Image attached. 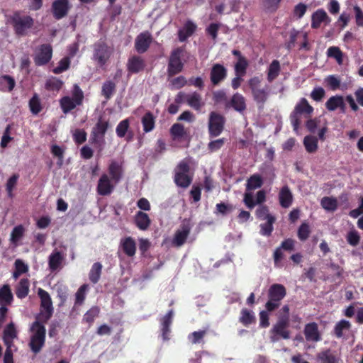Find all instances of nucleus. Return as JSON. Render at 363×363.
<instances>
[{
    "label": "nucleus",
    "instance_id": "18",
    "mask_svg": "<svg viewBox=\"0 0 363 363\" xmlns=\"http://www.w3.org/2000/svg\"><path fill=\"white\" fill-rule=\"evenodd\" d=\"M174 311L171 309L160 319L161 337L164 341H168L170 339V326L172 323Z\"/></svg>",
    "mask_w": 363,
    "mask_h": 363
},
{
    "label": "nucleus",
    "instance_id": "50",
    "mask_svg": "<svg viewBox=\"0 0 363 363\" xmlns=\"http://www.w3.org/2000/svg\"><path fill=\"white\" fill-rule=\"evenodd\" d=\"M311 232V231L309 224L306 222H303L298 228V238L299 239V240L304 242L309 238Z\"/></svg>",
    "mask_w": 363,
    "mask_h": 363
},
{
    "label": "nucleus",
    "instance_id": "43",
    "mask_svg": "<svg viewBox=\"0 0 363 363\" xmlns=\"http://www.w3.org/2000/svg\"><path fill=\"white\" fill-rule=\"evenodd\" d=\"M303 145L306 150L309 153H313L318 150V139L315 136L307 135L303 139Z\"/></svg>",
    "mask_w": 363,
    "mask_h": 363
},
{
    "label": "nucleus",
    "instance_id": "57",
    "mask_svg": "<svg viewBox=\"0 0 363 363\" xmlns=\"http://www.w3.org/2000/svg\"><path fill=\"white\" fill-rule=\"evenodd\" d=\"M240 321L245 325L247 326L255 321V318L253 313L249 310L244 308L241 311V316Z\"/></svg>",
    "mask_w": 363,
    "mask_h": 363
},
{
    "label": "nucleus",
    "instance_id": "61",
    "mask_svg": "<svg viewBox=\"0 0 363 363\" xmlns=\"http://www.w3.org/2000/svg\"><path fill=\"white\" fill-rule=\"evenodd\" d=\"M72 99L75 101V104L78 105H82L84 100V93L79 86L75 84L73 86V89L72 91Z\"/></svg>",
    "mask_w": 363,
    "mask_h": 363
},
{
    "label": "nucleus",
    "instance_id": "17",
    "mask_svg": "<svg viewBox=\"0 0 363 363\" xmlns=\"http://www.w3.org/2000/svg\"><path fill=\"white\" fill-rule=\"evenodd\" d=\"M266 200V192L264 190H259L256 194V199H254L252 192H245L243 203L249 209H252L257 204H262Z\"/></svg>",
    "mask_w": 363,
    "mask_h": 363
},
{
    "label": "nucleus",
    "instance_id": "9",
    "mask_svg": "<svg viewBox=\"0 0 363 363\" xmlns=\"http://www.w3.org/2000/svg\"><path fill=\"white\" fill-rule=\"evenodd\" d=\"M289 321L287 318L279 317L277 323L270 330V340L272 342L279 341L280 339L287 340L290 338V331L288 329Z\"/></svg>",
    "mask_w": 363,
    "mask_h": 363
},
{
    "label": "nucleus",
    "instance_id": "49",
    "mask_svg": "<svg viewBox=\"0 0 363 363\" xmlns=\"http://www.w3.org/2000/svg\"><path fill=\"white\" fill-rule=\"evenodd\" d=\"M109 127V123L107 121L99 119L95 126L93 128L91 133L104 138V135Z\"/></svg>",
    "mask_w": 363,
    "mask_h": 363
},
{
    "label": "nucleus",
    "instance_id": "46",
    "mask_svg": "<svg viewBox=\"0 0 363 363\" xmlns=\"http://www.w3.org/2000/svg\"><path fill=\"white\" fill-rule=\"evenodd\" d=\"M29 108L33 115L38 114L43 109L40 99L37 94H34L29 100Z\"/></svg>",
    "mask_w": 363,
    "mask_h": 363
},
{
    "label": "nucleus",
    "instance_id": "42",
    "mask_svg": "<svg viewBox=\"0 0 363 363\" xmlns=\"http://www.w3.org/2000/svg\"><path fill=\"white\" fill-rule=\"evenodd\" d=\"M60 107L64 113H67L72 110L76 108L78 104H75V101L69 96H63L60 100Z\"/></svg>",
    "mask_w": 363,
    "mask_h": 363
},
{
    "label": "nucleus",
    "instance_id": "34",
    "mask_svg": "<svg viewBox=\"0 0 363 363\" xmlns=\"http://www.w3.org/2000/svg\"><path fill=\"white\" fill-rule=\"evenodd\" d=\"M116 89V84L114 82L106 80L102 84L101 94L106 101H108L115 94Z\"/></svg>",
    "mask_w": 363,
    "mask_h": 363
},
{
    "label": "nucleus",
    "instance_id": "52",
    "mask_svg": "<svg viewBox=\"0 0 363 363\" xmlns=\"http://www.w3.org/2000/svg\"><path fill=\"white\" fill-rule=\"evenodd\" d=\"M15 270L13 273L14 279H18L21 274L28 271V267L22 259H17L14 263Z\"/></svg>",
    "mask_w": 363,
    "mask_h": 363
},
{
    "label": "nucleus",
    "instance_id": "36",
    "mask_svg": "<svg viewBox=\"0 0 363 363\" xmlns=\"http://www.w3.org/2000/svg\"><path fill=\"white\" fill-rule=\"evenodd\" d=\"M13 296L9 285H4L0 288V304L11 305Z\"/></svg>",
    "mask_w": 363,
    "mask_h": 363
},
{
    "label": "nucleus",
    "instance_id": "30",
    "mask_svg": "<svg viewBox=\"0 0 363 363\" xmlns=\"http://www.w3.org/2000/svg\"><path fill=\"white\" fill-rule=\"evenodd\" d=\"M196 25L191 21H187L183 28L178 31V38L180 42L185 41L188 38L191 36L196 31Z\"/></svg>",
    "mask_w": 363,
    "mask_h": 363
},
{
    "label": "nucleus",
    "instance_id": "29",
    "mask_svg": "<svg viewBox=\"0 0 363 363\" xmlns=\"http://www.w3.org/2000/svg\"><path fill=\"white\" fill-rule=\"evenodd\" d=\"M279 201L280 206L284 208H289L292 204L293 194L287 185L280 189Z\"/></svg>",
    "mask_w": 363,
    "mask_h": 363
},
{
    "label": "nucleus",
    "instance_id": "33",
    "mask_svg": "<svg viewBox=\"0 0 363 363\" xmlns=\"http://www.w3.org/2000/svg\"><path fill=\"white\" fill-rule=\"evenodd\" d=\"M30 282L26 278L21 279L16 286L15 293L16 296L23 299L26 298L29 293Z\"/></svg>",
    "mask_w": 363,
    "mask_h": 363
},
{
    "label": "nucleus",
    "instance_id": "13",
    "mask_svg": "<svg viewBox=\"0 0 363 363\" xmlns=\"http://www.w3.org/2000/svg\"><path fill=\"white\" fill-rule=\"evenodd\" d=\"M116 184L110 179L107 174L104 173L98 181L96 186L97 194L103 196H108L112 194Z\"/></svg>",
    "mask_w": 363,
    "mask_h": 363
},
{
    "label": "nucleus",
    "instance_id": "6",
    "mask_svg": "<svg viewBox=\"0 0 363 363\" xmlns=\"http://www.w3.org/2000/svg\"><path fill=\"white\" fill-rule=\"evenodd\" d=\"M38 295L40 299V313L36 315L43 322H48L53 313V306L51 297L48 291L39 288Z\"/></svg>",
    "mask_w": 363,
    "mask_h": 363
},
{
    "label": "nucleus",
    "instance_id": "28",
    "mask_svg": "<svg viewBox=\"0 0 363 363\" xmlns=\"http://www.w3.org/2000/svg\"><path fill=\"white\" fill-rule=\"evenodd\" d=\"M330 19L327 13L323 9L315 11L311 16V28L317 29L320 27L323 22H330Z\"/></svg>",
    "mask_w": 363,
    "mask_h": 363
},
{
    "label": "nucleus",
    "instance_id": "19",
    "mask_svg": "<svg viewBox=\"0 0 363 363\" xmlns=\"http://www.w3.org/2000/svg\"><path fill=\"white\" fill-rule=\"evenodd\" d=\"M145 67V61L140 55H133L130 57L126 64L127 70L130 74H138L143 72Z\"/></svg>",
    "mask_w": 363,
    "mask_h": 363
},
{
    "label": "nucleus",
    "instance_id": "47",
    "mask_svg": "<svg viewBox=\"0 0 363 363\" xmlns=\"http://www.w3.org/2000/svg\"><path fill=\"white\" fill-rule=\"evenodd\" d=\"M351 328V323L350 321L346 320H341L336 323L334 328V334L337 338H340L343 336V332L345 330H349Z\"/></svg>",
    "mask_w": 363,
    "mask_h": 363
},
{
    "label": "nucleus",
    "instance_id": "55",
    "mask_svg": "<svg viewBox=\"0 0 363 363\" xmlns=\"http://www.w3.org/2000/svg\"><path fill=\"white\" fill-rule=\"evenodd\" d=\"M63 84L61 79L57 77H52L46 82L45 88L49 91H58L62 89Z\"/></svg>",
    "mask_w": 363,
    "mask_h": 363
},
{
    "label": "nucleus",
    "instance_id": "31",
    "mask_svg": "<svg viewBox=\"0 0 363 363\" xmlns=\"http://www.w3.org/2000/svg\"><path fill=\"white\" fill-rule=\"evenodd\" d=\"M135 225L141 230H146L151 224L149 216L141 211L136 213L134 217Z\"/></svg>",
    "mask_w": 363,
    "mask_h": 363
},
{
    "label": "nucleus",
    "instance_id": "26",
    "mask_svg": "<svg viewBox=\"0 0 363 363\" xmlns=\"http://www.w3.org/2000/svg\"><path fill=\"white\" fill-rule=\"evenodd\" d=\"M226 106H230L235 111L242 113L246 109L245 99L242 94L235 93L231 97L230 101L226 104Z\"/></svg>",
    "mask_w": 363,
    "mask_h": 363
},
{
    "label": "nucleus",
    "instance_id": "59",
    "mask_svg": "<svg viewBox=\"0 0 363 363\" xmlns=\"http://www.w3.org/2000/svg\"><path fill=\"white\" fill-rule=\"evenodd\" d=\"M70 66V59L69 57H65L61 59L58 65L52 69L53 73L59 74L67 70Z\"/></svg>",
    "mask_w": 363,
    "mask_h": 363
},
{
    "label": "nucleus",
    "instance_id": "7",
    "mask_svg": "<svg viewBox=\"0 0 363 363\" xmlns=\"http://www.w3.org/2000/svg\"><path fill=\"white\" fill-rule=\"evenodd\" d=\"M190 166L187 161L182 160L175 169L174 182L175 184L184 189L190 186L192 182L193 177L189 174Z\"/></svg>",
    "mask_w": 363,
    "mask_h": 363
},
{
    "label": "nucleus",
    "instance_id": "56",
    "mask_svg": "<svg viewBox=\"0 0 363 363\" xmlns=\"http://www.w3.org/2000/svg\"><path fill=\"white\" fill-rule=\"evenodd\" d=\"M45 342V340L44 339L30 337L29 347L33 353L38 354L40 352L43 347L44 346Z\"/></svg>",
    "mask_w": 363,
    "mask_h": 363
},
{
    "label": "nucleus",
    "instance_id": "35",
    "mask_svg": "<svg viewBox=\"0 0 363 363\" xmlns=\"http://www.w3.org/2000/svg\"><path fill=\"white\" fill-rule=\"evenodd\" d=\"M123 252L128 257H133L135 254L136 244L131 237H128L121 241Z\"/></svg>",
    "mask_w": 363,
    "mask_h": 363
},
{
    "label": "nucleus",
    "instance_id": "12",
    "mask_svg": "<svg viewBox=\"0 0 363 363\" xmlns=\"http://www.w3.org/2000/svg\"><path fill=\"white\" fill-rule=\"evenodd\" d=\"M191 230L189 220H184L179 228L175 231L172 243L174 246L181 247L186 241Z\"/></svg>",
    "mask_w": 363,
    "mask_h": 363
},
{
    "label": "nucleus",
    "instance_id": "37",
    "mask_svg": "<svg viewBox=\"0 0 363 363\" xmlns=\"http://www.w3.org/2000/svg\"><path fill=\"white\" fill-rule=\"evenodd\" d=\"M63 261V256L59 251L53 252L49 256L48 265L52 272L57 270Z\"/></svg>",
    "mask_w": 363,
    "mask_h": 363
},
{
    "label": "nucleus",
    "instance_id": "62",
    "mask_svg": "<svg viewBox=\"0 0 363 363\" xmlns=\"http://www.w3.org/2000/svg\"><path fill=\"white\" fill-rule=\"evenodd\" d=\"M89 289V285L86 284H82L75 294V304L81 305L86 298V293Z\"/></svg>",
    "mask_w": 363,
    "mask_h": 363
},
{
    "label": "nucleus",
    "instance_id": "54",
    "mask_svg": "<svg viewBox=\"0 0 363 363\" xmlns=\"http://www.w3.org/2000/svg\"><path fill=\"white\" fill-rule=\"evenodd\" d=\"M130 128V119L125 118L121 121L116 128V133L118 138H124Z\"/></svg>",
    "mask_w": 363,
    "mask_h": 363
},
{
    "label": "nucleus",
    "instance_id": "63",
    "mask_svg": "<svg viewBox=\"0 0 363 363\" xmlns=\"http://www.w3.org/2000/svg\"><path fill=\"white\" fill-rule=\"evenodd\" d=\"M170 133L174 138H181L186 133L184 126L179 123H174L170 128Z\"/></svg>",
    "mask_w": 363,
    "mask_h": 363
},
{
    "label": "nucleus",
    "instance_id": "3",
    "mask_svg": "<svg viewBox=\"0 0 363 363\" xmlns=\"http://www.w3.org/2000/svg\"><path fill=\"white\" fill-rule=\"evenodd\" d=\"M286 295V287L281 284H272L267 292L268 300L265 308L269 312H273L279 308L281 301Z\"/></svg>",
    "mask_w": 363,
    "mask_h": 363
},
{
    "label": "nucleus",
    "instance_id": "64",
    "mask_svg": "<svg viewBox=\"0 0 363 363\" xmlns=\"http://www.w3.org/2000/svg\"><path fill=\"white\" fill-rule=\"evenodd\" d=\"M25 228L22 225L14 227L11 234V241L16 243L23 236Z\"/></svg>",
    "mask_w": 363,
    "mask_h": 363
},
{
    "label": "nucleus",
    "instance_id": "45",
    "mask_svg": "<svg viewBox=\"0 0 363 363\" xmlns=\"http://www.w3.org/2000/svg\"><path fill=\"white\" fill-rule=\"evenodd\" d=\"M18 178L19 175L18 174H13L6 182V191L7 192L8 197L10 199H13L14 197L13 190L17 184Z\"/></svg>",
    "mask_w": 363,
    "mask_h": 363
},
{
    "label": "nucleus",
    "instance_id": "53",
    "mask_svg": "<svg viewBox=\"0 0 363 363\" xmlns=\"http://www.w3.org/2000/svg\"><path fill=\"white\" fill-rule=\"evenodd\" d=\"M206 333V330L194 331L188 335V340L193 345L203 343V338Z\"/></svg>",
    "mask_w": 363,
    "mask_h": 363
},
{
    "label": "nucleus",
    "instance_id": "21",
    "mask_svg": "<svg viewBox=\"0 0 363 363\" xmlns=\"http://www.w3.org/2000/svg\"><path fill=\"white\" fill-rule=\"evenodd\" d=\"M303 333L307 341L318 342L321 340V335L318 330V325L315 322L306 324Z\"/></svg>",
    "mask_w": 363,
    "mask_h": 363
},
{
    "label": "nucleus",
    "instance_id": "20",
    "mask_svg": "<svg viewBox=\"0 0 363 363\" xmlns=\"http://www.w3.org/2000/svg\"><path fill=\"white\" fill-rule=\"evenodd\" d=\"M316 360L317 363H340V357L336 351L326 349L317 354Z\"/></svg>",
    "mask_w": 363,
    "mask_h": 363
},
{
    "label": "nucleus",
    "instance_id": "8",
    "mask_svg": "<svg viewBox=\"0 0 363 363\" xmlns=\"http://www.w3.org/2000/svg\"><path fill=\"white\" fill-rule=\"evenodd\" d=\"M113 50L105 40L100 39L93 45V60L103 67L108 61Z\"/></svg>",
    "mask_w": 363,
    "mask_h": 363
},
{
    "label": "nucleus",
    "instance_id": "11",
    "mask_svg": "<svg viewBox=\"0 0 363 363\" xmlns=\"http://www.w3.org/2000/svg\"><path fill=\"white\" fill-rule=\"evenodd\" d=\"M52 47L50 44L45 43L38 46L35 50L33 57L36 66H44L50 62L52 57Z\"/></svg>",
    "mask_w": 363,
    "mask_h": 363
},
{
    "label": "nucleus",
    "instance_id": "14",
    "mask_svg": "<svg viewBox=\"0 0 363 363\" xmlns=\"http://www.w3.org/2000/svg\"><path fill=\"white\" fill-rule=\"evenodd\" d=\"M152 42V37L149 31H144L137 35L135 40V49L139 54L145 53Z\"/></svg>",
    "mask_w": 363,
    "mask_h": 363
},
{
    "label": "nucleus",
    "instance_id": "23",
    "mask_svg": "<svg viewBox=\"0 0 363 363\" xmlns=\"http://www.w3.org/2000/svg\"><path fill=\"white\" fill-rule=\"evenodd\" d=\"M18 332L13 322L9 323L3 331V341L6 347H11L13 340L17 337Z\"/></svg>",
    "mask_w": 363,
    "mask_h": 363
},
{
    "label": "nucleus",
    "instance_id": "38",
    "mask_svg": "<svg viewBox=\"0 0 363 363\" xmlns=\"http://www.w3.org/2000/svg\"><path fill=\"white\" fill-rule=\"evenodd\" d=\"M281 71L280 63L277 60H274L267 69V81L272 82L279 75Z\"/></svg>",
    "mask_w": 363,
    "mask_h": 363
},
{
    "label": "nucleus",
    "instance_id": "25",
    "mask_svg": "<svg viewBox=\"0 0 363 363\" xmlns=\"http://www.w3.org/2000/svg\"><path fill=\"white\" fill-rule=\"evenodd\" d=\"M186 97V104L196 111H200L205 105L202 96L197 91L188 94Z\"/></svg>",
    "mask_w": 363,
    "mask_h": 363
},
{
    "label": "nucleus",
    "instance_id": "24",
    "mask_svg": "<svg viewBox=\"0 0 363 363\" xmlns=\"http://www.w3.org/2000/svg\"><path fill=\"white\" fill-rule=\"evenodd\" d=\"M325 108L329 111H334L337 108H340L342 112L345 111V103L344 98L340 95H335L330 97L325 102Z\"/></svg>",
    "mask_w": 363,
    "mask_h": 363
},
{
    "label": "nucleus",
    "instance_id": "22",
    "mask_svg": "<svg viewBox=\"0 0 363 363\" xmlns=\"http://www.w3.org/2000/svg\"><path fill=\"white\" fill-rule=\"evenodd\" d=\"M108 172L110 179L115 183L118 184L123 178V169L121 163L116 160H112L108 167Z\"/></svg>",
    "mask_w": 363,
    "mask_h": 363
},
{
    "label": "nucleus",
    "instance_id": "27",
    "mask_svg": "<svg viewBox=\"0 0 363 363\" xmlns=\"http://www.w3.org/2000/svg\"><path fill=\"white\" fill-rule=\"evenodd\" d=\"M48 322H43L42 320L35 317V320L32 323L30 330L33 333L31 337L45 340L46 329L44 324Z\"/></svg>",
    "mask_w": 363,
    "mask_h": 363
},
{
    "label": "nucleus",
    "instance_id": "15",
    "mask_svg": "<svg viewBox=\"0 0 363 363\" xmlns=\"http://www.w3.org/2000/svg\"><path fill=\"white\" fill-rule=\"evenodd\" d=\"M71 8L69 0H55L52 4V13L56 20L65 17Z\"/></svg>",
    "mask_w": 363,
    "mask_h": 363
},
{
    "label": "nucleus",
    "instance_id": "32",
    "mask_svg": "<svg viewBox=\"0 0 363 363\" xmlns=\"http://www.w3.org/2000/svg\"><path fill=\"white\" fill-rule=\"evenodd\" d=\"M263 185V179L259 174L251 175L247 180L245 192H252V191L260 188Z\"/></svg>",
    "mask_w": 363,
    "mask_h": 363
},
{
    "label": "nucleus",
    "instance_id": "60",
    "mask_svg": "<svg viewBox=\"0 0 363 363\" xmlns=\"http://www.w3.org/2000/svg\"><path fill=\"white\" fill-rule=\"evenodd\" d=\"M0 84L4 86L8 91H11L16 86V81L13 77L8 74L2 75L0 77Z\"/></svg>",
    "mask_w": 363,
    "mask_h": 363
},
{
    "label": "nucleus",
    "instance_id": "5",
    "mask_svg": "<svg viewBox=\"0 0 363 363\" xmlns=\"http://www.w3.org/2000/svg\"><path fill=\"white\" fill-rule=\"evenodd\" d=\"M261 79L259 77H253L248 80V86L252 91L253 100L262 106L267 102L269 94L268 86L265 88H259Z\"/></svg>",
    "mask_w": 363,
    "mask_h": 363
},
{
    "label": "nucleus",
    "instance_id": "58",
    "mask_svg": "<svg viewBox=\"0 0 363 363\" xmlns=\"http://www.w3.org/2000/svg\"><path fill=\"white\" fill-rule=\"evenodd\" d=\"M255 215L257 218L261 220H265L270 217H275L269 213V208L266 205L259 206L255 211Z\"/></svg>",
    "mask_w": 363,
    "mask_h": 363
},
{
    "label": "nucleus",
    "instance_id": "44",
    "mask_svg": "<svg viewBox=\"0 0 363 363\" xmlns=\"http://www.w3.org/2000/svg\"><path fill=\"white\" fill-rule=\"evenodd\" d=\"M320 205L325 210L333 212L337 208V201L336 198L325 196L321 199Z\"/></svg>",
    "mask_w": 363,
    "mask_h": 363
},
{
    "label": "nucleus",
    "instance_id": "39",
    "mask_svg": "<svg viewBox=\"0 0 363 363\" xmlns=\"http://www.w3.org/2000/svg\"><path fill=\"white\" fill-rule=\"evenodd\" d=\"M141 122L145 133H149L152 131L155 128V118L153 114L150 111L145 113L142 118Z\"/></svg>",
    "mask_w": 363,
    "mask_h": 363
},
{
    "label": "nucleus",
    "instance_id": "4",
    "mask_svg": "<svg viewBox=\"0 0 363 363\" xmlns=\"http://www.w3.org/2000/svg\"><path fill=\"white\" fill-rule=\"evenodd\" d=\"M313 111V107L309 104L306 98L300 99L289 116L294 131H297L300 127L301 123L300 116L303 115L306 118L310 117Z\"/></svg>",
    "mask_w": 363,
    "mask_h": 363
},
{
    "label": "nucleus",
    "instance_id": "41",
    "mask_svg": "<svg viewBox=\"0 0 363 363\" xmlns=\"http://www.w3.org/2000/svg\"><path fill=\"white\" fill-rule=\"evenodd\" d=\"M266 222L259 225L260 235L266 237H269L274 230L273 225L276 221V217H270L269 219L265 220Z\"/></svg>",
    "mask_w": 363,
    "mask_h": 363
},
{
    "label": "nucleus",
    "instance_id": "51",
    "mask_svg": "<svg viewBox=\"0 0 363 363\" xmlns=\"http://www.w3.org/2000/svg\"><path fill=\"white\" fill-rule=\"evenodd\" d=\"M249 65L248 61L245 57L238 59L235 65V75L245 76Z\"/></svg>",
    "mask_w": 363,
    "mask_h": 363
},
{
    "label": "nucleus",
    "instance_id": "10",
    "mask_svg": "<svg viewBox=\"0 0 363 363\" xmlns=\"http://www.w3.org/2000/svg\"><path fill=\"white\" fill-rule=\"evenodd\" d=\"M225 118L223 116L212 111L209 116L208 133L211 137L220 135L224 129Z\"/></svg>",
    "mask_w": 363,
    "mask_h": 363
},
{
    "label": "nucleus",
    "instance_id": "40",
    "mask_svg": "<svg viewBox=\"0 0 363 363\" xmlns=\"http://www.w3.org/2000/svg\"><path fill=\"white\" fill-rule=\"evenodd\" d=\"M102 267L103 266L100 262L93 264L89 273V279L91 283H98L101 275Z\"/></svg>",
    "mask_w": 363,
    "mask_h": 363
},
{
    "label": "nucleus",
    "instance_id": "2",
    "mask_svg": "<svg viewBox=\"0 0 363 363\" xmlns=\"http://www.w3.org/2000/svg\"><path fill=\"white\" fill-rule=\"evenodd\" d=\"M8 21L13 26V30L18 36L26 35L27 31L30 29L34 24V20L31 16L24 15L19 11L13 12V14L9 16Z\"/></svg>",
    "mask_w": 363,
    "mask_h": 363
},
{
    "label": "nucleus",
    "instance_id": "16",
    "mask_svg": "<svg viewBox=\"0 0 363 363\" xmlns=\"http://www.w3.org/2000/svg\"><path fill=\"white\" fill-rule=\"evenodd\" d=\"M228 75L226 67L219 63L214 64L210 72V79L213 85L216 86L221 83Z\"/></svg>",
    "mask_w": 363,
    "mask_h": 363
},
{
    "label": "nucleus",
    "instance_id": "1",
    "mask_svg": "<svg viewBox=\"0 0 363 363\" xmlns=\"http://www.w3.org/2000/svg\"><path fill=\"white\" fill-rule=\"evenodd\" d=\"M189 55L185 46L177 47L171 51L167 63L168 77H172L183 71Z\"/></svg>",
    "mask_w": 363,
    "mask_h": 363
},
{
    "label": "nucleus",
    "instance_id": "48",
    "mask_svg": "<svg viewBox=\"0 0 363 363\" xmlns=\"http://www.w3.org/2000/svg\"><path fill=\"white\" fill-rule=\"evenodd\" d=\"M100 313V308L98 306H92L88 310L83 316V321L88 323L89 325H92L94 319L97 318Z\"/></svg>",
    "mask_w": 363,
    "mask_h": 363
}]
</instances>
